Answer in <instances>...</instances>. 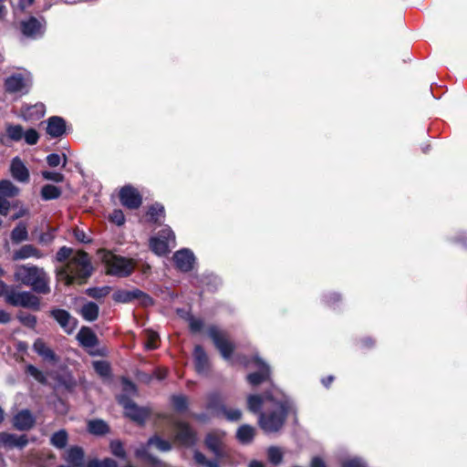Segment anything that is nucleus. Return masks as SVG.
I'll use <instances>...</instances> for the list:
<instances>
[{
    "label": "nucleus",
    "mask_w": 467,
    "mask_h": 467,
    "mask_svg": "<svg viewBox=\"0 0 467 467\" xmlns=\"http://www.w3.org/2000/svg\"><path fill=\"white\" fill-rule=\"evenodd\" d=\"M99 307L94 302L85 304L80 310L83 318L88 322L95 321L99 317Z\"/></svg>",
    "instance_id": "obj_29"
},
{
    "label": "nucleus",
    "mask_w": 467,
    "mask_h": 467,
    "mask_svg": "<svg viewBox=\"0 0 467 467\" xmlns=\"http://www.w3.org/2000/svg\"><path fill=\"white\" fill-rule=\"evenodd\" d=\"M148 445L154 446L158 451L166 452L171 450L170 441L163 440L158 435H153L148 440Z\"/></svg>",
    "instance_id": "obj_34"
},
{
    "label": "nucleus",
    "mask_w": 467,
    "mask_h": 467,
    "mask_svg": "<svg viewBox=\"0 0 467 467\" xmlns=\"http://www.w3.org/2000/svg\"><path fill=\"white\" fill-rule=\"evenodd\" d=\"M150 447L148 445V442L146 444H141L140 447H138L135 451V454L138 458L144 459L147 462L150 463H157L159 462L158 459L151 454L149 453L148 448Z\"/></svg>",
    "instance_id": "obj_40"
},
{
    "label": "nucleus",
    "mask_w": 467,
    "mask_h": 467,
    "mask_svg": "<svg viewBox=\"0 0 467 467\" xmlns=\"http://www.w3.org/2000/svg\"><path fill=\"white\" fill-rule=\"evenodd\" d=\"M159 339V335L153 331L147 332V342L145 343V347L147 349H155L157 348V341Z\"/></svg>",
    "instance_id": "obj_51"
},
{
    "label": "nucleus",
    "mask_w": 467,
    "mask_h": 467,
    "mask_svg": "<svg viewBox=\"0 0 467 467\" xmlns=\"http://www.w3.org/2000/svg\"><path fill=\"white\" fill-rule=\"evenodd\" d=\"M24 214H26V210H21V211H19V213L13 215L12 219L16 220V219L20 218L21 216H23Z\"/></svg>",
    "instance_id": "obj_64"
},
{
    "label": "nucleus",
    "mask_w": 467,
    "mask_h": 467,
    "mask_svg": "<svg viewBox=\"0 0 467 467\" xmlns=\"http://www.w3.org/2000/svg\"><path fill=\"white\" fill-rule=\"evenodd\" d=\"M8 197L0 196V214L7 215L10 209V202L7 200Z\"/></svg>",
    "instance_id": "obj_56"
},
{
    "label": "nucleus",
    "mask_w": 467,
    "mask_h": 467,
    "mask_svg": "<svg viewBox=\"0 0 467 467\" xmlns=\"http://www.w3.org/2000/svg\"><path fill=\"white\" fill-rule=\"evenodd\" d=\"M77 339L84 348H93L98 345L96 334L88 327H82L77 335Z\"/></svg>",
    "instance_id": "obj_26"
},
{
    "label": "nucleus",
    "mask_w": 467,
    "mask_h": 467,
    "mask_svg": "<svg viewBox=\"0 0 467 467\" xmlns=\"http://www.w3.org/2000/svg\"><path fill=\"white\" fill-rule=\"evenodd\" d=\"M110 450H111L112 454L115 455L116 457L125 459L126 452H125L123 445L120 441H111Z\"/></svg>",
    "instance_id": "obj_48"
},
{
    "label": "nucleus",
    "mask_w": 467,
    "mask_h": 467,
    "mask_svg": "<svg viewBox=\"0 0 467 467\" xmlns=\"http://www.w3.org/2000/svg\"><path fill=\"white\" fill-rule=\"evenodd\" d=\"M122 385H123L124 391H126L128 393H134L136 391L135 385L128 379H123Z\"/></svg>",
    "instance_id": "obj_60"
},
{
    "label": "nucleus",
    "mask_w": 467,
    "mask_h": 467,
    "mask_svg": "<svg viewBox=\"0 0 467 467\" xmlns=\"http://www.w3.org/2000/svg\"><path fill=\"white\" fill-rule=\"evenodd\" d=\"M193 458H194V460H195V462L197 463L204 465L206 467H210L212 465V463H217L218 462L217 461H209V460H207L206 457L204 456V454H202V452H200L198 451H194Z\"/></svg>",
    "instance_id": "obj_54"
},
{
    "label": "nucleus",
    "mask_w": 467,
    "mask_h": 467,
    "mask_svg": "<svg viewBox=\"0 0 467 467\" xmlns=\"http://www.w3.org/2000/svg\"><path fill=\"white\" fill-rule=\"evenodd\" d=\"M26 372L40 383H45L47 381V378L44 373L33 365H28L26 367Z\"/></svg>",
    "instance_id": "obj_47"
},
{
    "label": "nucleus",
    "mask_w": 467,
    "mask_h": 467,
    "mask_svg": "<svg viewBox=\"0 0 467 467\" xmlns=\"http://www.w3.org/2000/svg\"><path fill=\"white\" fill-rule=\"evenodd\" d=\"M28 233L24 223H20L11 233V239L14 243H20L27 240Z\"/></svg>",
    "instance_id": "obj_38"
},
{
    "label": "nucleus",
    "mask_w": 467,
    "mask_h": 467,
    "mask_svg": "<svg viewBox=\"0 0 467 467\" xmlns=\"http://www.w3.org/2000/svg\"><path fill=\"white\" fill-rule=\"evenodd\" d=\"M42 177L55 182H61L64 181V175L57 171H42Z\"/></svg>",
    "instance_id": "obj_50"
},
{
    "label": "nucleus",
    "mask_w": 467,
    "mask_h": 467,
    "mask_svg": "<svg viewBox=\"0 0 467 467\" xmlns=\"http://www.w3.org/2000/svg\"><path fill=\"white\" fill-rule=\"evenodd\" d=\"M109 292H110V287L107 286V285L101 286V287L88 288L87 290L88 296L92 298H95V299L103 298L106 296H108L109 294Z\"/></svg>",
    "instance_id": "obj_43"
},
{
    "label": "nucleus",
    "mask_w": 467,
    "mask_h": 467,
    "mask_svg": "<svg viewBox=\"0 0 467 467\" xmlns=\"http://www.w3.org/2000/svg\"><path fill=\"white\" fill-rule=\"evenodd\" d=\"M118 400L119 403L124 408L126 416L140 423H142L146 420L148 411L143 408L138 407L127 396L120 395L118 398Z\"/></svg>",
    "instance_id": "obj_11"
},
{
    "label": "nucleus",
    "mask_w": 467,
    "mask_h": 467,
    "mask_svg": "<svg viewBox=\"0 0 467 467\" xmlns=\"http://www.w3.org/2000/svg\"><path fill=\"white\" fill-rule=\"evenodd\" d=\"M255 429L250 425H242L236 433L237 439L244 444L250 443L254 437Z\"/></svg>",
    "instance_id": "obj_31"
},
{
    "label": "nucleus",
    "mask_w": 467,
    "mask_h": 467,
    "mask_svg": "<svg viewBox=\"0 0 467 467\" xmlns=\"http://www.w3.org/2000/svg\"><path fill=\"white\" fill-rule=\"evenodd\" d=\"M46 113V107L43 103L24 106L21 109V116L26 121H35L41 119Z\"/></svg>",
    "instance_id": "obj_23"
},
{
    "label": "nucleus",
    "mask_w": 467,
    "mask_h": 467,
    "mask_svg": "<svg viewBox=\"0 0 467 467\" xmlns=\"http://www.w3.org/2000/svg\"><path fill=\"white\" fill-rule=\"evenodd\" d=\"M190 328L192 332H199L203 327V322L201 318L191 317L189 319Z\"/></svg>",
    "instance_id": "obj_55"
},
{
    "label": "nucleus",
    "mask_w": 467,
    "mask_h": 467,
    "mask_svg": "<svg viewBox=\"0 0 467 467\" xmlns=\"http://www.w3.org/2000/svg\"><path fill=\"white\" fill-rule=\"evenodd\" d=\"M112 298L115 302L122 304L130 303L136 299L139 300L141 305L146 306L153 304V300L150 296L137 288L132 290H117L113 294Z\"/></svg>",
    "instance_id": "obj_9"
},
{
    "label": "nucleus",
    "mask_w": 467,
    "mask_h": 467,
    "mask_svg": "<svg viewBox=\"0 0 467 467\" xmlns=\"http://www.w3.org/2000/svg\"><path fill=\"white\" fill-rule=\"evenodd\" d=\"M247 408L258 414V424L265 433H275L284 427L291 402L277 388L272 387L263 395H249Z\"/></svg>",
    "instance_id": "obj_1"
},
{
    "label": "nucleus",
    "mask_w": 467,
    "mask_h": 467,
    "mask_svg": "<svg viewBox=\"0 0 467 467\" xmlns=\"http://www.w3.org/2000/svg\"><path fill=\"white\" fill-rule=\"evenodd\" d=\"M284 452L280 447L277 446H270L267 449V458L268 461L274 464L278 465L283 462Z\"/></svg>",
    "instance_id": "obj_37"
},
{
    "label": "nucleus",
    "mask_w": 467,
    "mask_h": 467,
    "mask_svg": "<svg viewBox=\"0 0 467 467\" xmlns=\"http://www.w3.org/2000/svg\"><path fill=\"white\" fill-rule=\"evenodd\" d=\"M109 219L115 224L120 226L125 223V216L122 211L114 210L113 213L109 215Z\"/></svg>",
    "instance_id": "obj_53"
},
{
    "label": "nucleus",
    "mask_w": 467,
    "mask_h": 467,
    "mask_svg": "<svg viewBox=\"0 0 467 467\" xmlns=\"http://www.w3.org/2000/svg\"><path fill=\"white\" fill-rule=\"evenodd\" d=\"M148 216L150 221L155 223H161L165 217V209L164 206L161 203H154L150 206L148 211Z\"/></svg>",
    "instance_id": "obj_30"
},
{
    "label": "nucleus",
    "mask_w": 467,
    "mask_h": 467,
    "mask_svg": "<svg viewBox=\"0 0 467 467\" xmlns=\"http://www.w3.org/2000/svg\"><path fill=\"white\" fill-rule=\"evenodd\" d=\"M224 405L222 402L220 394L217 392L210 393L207 396V410L215 415H220L223 410L224 409Z\"/></svg>",
    "instance_id": "obj_28"
},
{
    "label": "nucleus",
    "mask_w": 467,
    "mask_h": 467,
    "mask_svg": "<svg viewBox=\"0 0 467 467\" xmlns=\"http://www.w3.org/2000/svg\"><path fill=\"white\" fill-rule=\"evenodd\" d=\"M23 138L26 144L36 145L39 140V134L35 129H28L24 131Z\"/></svg>",
    "instance_id": "obj_46"
},
{
    "label": "nucleus",
    "mask_w": 467,
    "mask_h": 467,
    "mask_svg": "<svg viewBox=\"0 0 467 467\" xmlns=\"http://www.w3.org/2000/svg\"><path fill=\"white\" fill-rule=\"evenodd\" d=\"M73 250L63 246L56 254V261L63 263L68 259L65 265L56 268L57 276L63 280L67 285L74 283L83 284L91 275L93 267L88 254L78 251L72 255Z\"/></svg>",
    "instance_id": "obj_2"
},
{
    "label": "nucleus",
    "mask_w": 467,
    "mask_h": 467,
    "mask_svg": "<svg viewBox=\"0 0 467 467\" xmlns=\"http://www.w3.org/2000/svg\"><path fill=\"white\" fill-rule=\"evenodd\" d=\"M20 321L28 327H35L36 325V317L30 314H21L19 315Z\"/></svg>",
    "instance_id": "obj_52"
},
{
    "label": "nucleus",
    "mask_w": 467,
    "mask_h": 467,
    "mask_svg": "<svg viewBox=\"0 0 467 467\" xmlns=\"http://www.w3.org/2000/svg\"><path fill=\"white\" fill-rule=\"evenodd\" d=\"M87 467H118L117 462L109 458H106L102 461L93 459L88 462Z\"/></svg>",
    "instance_id": "obj_44"
},
{
    "label": "nucleus",
    "mask_w": 467,
    "mask_h": 467,
    "mask_svg": "<svg viewBox=\"0 0 467 467\" xmlns=\"http://www.w3.org/2000/svg\"><path fill=\"white\" fill-rule=\"evenodd\" d=\"M10 172L17 182H26L29 180V171L19 157H15L11 161Z\"/></svg>",
    "instance_id": "obj_22"
},
{
    "label": "nucleus",
    "mask_w": 467,
    "mask_h": 467,
    "mask_svg": "<svg viewBox=\"0 0 467 467\" xmlns=\"http://www.w3.org/2000/svg\"><path fill=\"white\" fill-rule=\"evenodd\" d=\"M119 201L123 206L135 210L141 205L142 197L136 188L126 185L119 191Z\"/></svg>",
    "instance_id": "obj_12"
},
{
    "label": "nucleus",
    "mask_w": 467,
    "mask_h": 467,
    "mask_svg": "<svg viewBox=\"0 0 467 467\" xmlns=\"http://www.w3.org/2000/svg\"><path fill=\"white\" fill-rule=\"evenodd\" d=\"M65 461L67 466L61 467H83L84 466V451L82 448L78 446L70 447L66 451Z\"/></svg>",
    "instance_id": "obj_24"
},
{
    "label": "nucleus",
    "mask_w": 467,
    "mask_h": 467,
    "mask_svg": "<svg viewBox=\"0 0 467 467\" xmlns=\"http://www.w3.org/2000/svg\"><path fill=\"white\" fill-rule=\"evenodd\" d=\"M68 441L67 432L65 430H59L50 437V443L57 449H64Z\"/></svg>",
    "instance_id": "obj_32"
},
{
    "label": "nucleus",
    "mask_w": 467,
    "mask_h": 467,
    "mask_svg": "<svg viewBox=\"0 0 467 467\" xmlns=\"http://www.w3.org/2000/svg\"><path fill=\"white\" fill-rule=\"evenodd\" d=\"M176 244L175 234L171 228L165 225L157 235L150 239V247L157 255H165L170 252L171 247Z\"/></svg>",
    "instance_id": "obj_6"
},
{
    "label": "nucleus",
    "mask_w": 467,
    "mask_h": 467,
    "mask_svg": "<svg viewBox=\"0 0 467 467\" xmlns=\"http://www.w3.org/2000/svg\"><path fill=\"white\" fill-rule=\"evenodd\" d=\"M207 334L220 351L222 357L229 360L234 352V345L228 339L226 332L221 330L216 326H211L207 329Z\"/></svg>",
    "instance_id": "obj_7"
},
{
    "label": "nucleus",
    "mask_w": 467,
    "mask_h": 467,
    "mask_svg": "<svg viewBox=\"0 0 467 467\" xmlns=\"http://www.w3.org/2000/svg\"><path fill=\"white\" fill-rule=\"evenodd\" d=\"M46 22L35 16L21 21L20 29L24 36L31 39L41 37L45 33Z\"/></svg>",
    "instance_id": "obj_10"
},
{
    "label": "nucleus",
    "mask_w": 467,
    "mask_h": 467,
    "mask_svg": "<svg viewBox=\"0 0 467 467\" xmlns=\"http://www.w3.org/2000/svg\"><path fill=\"white\" fill-rule=\"evenodd\" d=\"M104 260L107 265V273L111 275L125 277L130 275L135 268L133 260L120 255L108 254Z\"/></svg>",
    "instance_id": "obj_5"
},
{
    "label": "nucleus",
    "mask_w": 467,
    "mask_h": 467,
    "mask_svg": "<svg viewBox=\"0 0 467 467\" xmlns=\"http://www.w3.org/2000/svg\"><path fill=\"white\" fill-rule=\"evenodd\" d=\"M325 300L327 304L334 306L340 300V295L336 292L329 293L325 296Z\"/></svg>",
    "instance_id": "obj_59"
},
{
    "label": "nucleus",
    "mask_w": 467,
    "mask_h": 467,
    "mask_svg": "<svg viewBox=\"0 0 467 467\" xmlns=\"http://www.w3.org/2000/svg\"><path fill=\"white\" fill-rule=\"evenodd\" d=\"M51 316L67 334H72L77 327L78 320L64 309H54Z\"/></svg>",
    "instance_id": "obj_15"
},
{
    "label": "nucleus",
    "mask_w": 467,
    "mask_h": 467,
    "mask_svg": "<svg viewBox=\"0 0 467 467\" xmlns=\"http://www.w3.org/2000/svg\"><path fill=\"white\" fill-rule=\"evenodd\" d=\"M10 321V316L4 310H0V324H5Z\"/></svg>",
    "instance_id": "obj_62"
},
{
    "label": "nucleus",
    "mask_w": 467,
    "mask_h": 467,
    "mask_svg": "<svg viewBox=\"0 0 467 467\" xmlns=\"http://www.w3.org/2000/svg\"><path fill=\"white\" fill-rule=\"evenodd\" d=\"M14 279L40 295L50 293V277L44 268L26 264L17 265L14 270Z\"/></svg>",
    "instance_id": "obj_3"
},
{
    "label": "nucleus",
    "mask_w": 467,
    "mask_h": 467,
    "mask_svg": "<svg viewBox=\"0 0 467 467\" xmlns=\"http://www.w3.org/2000/svg\"><path fill=\"white\" fill-rule=\"evenodd\" d=\"M31 88L29 73H14L5 80V91L11 94H26Z\"/></svg>",
    "instance_id": "obj_8"
},
{
    "label": "nucleus",
    "mask_w": 467,
    "mask_h": 467,
    "mask_svg": "<svg viewBox=\"0 0 467 467\" xmlns=\"http://www.w3.org/2000/svg\"><path fill=\"white\" fill-rule=\"evenodd\" d=\"M18 193V189L10 181L4 180L0 182V196L15 197Z\"/></svg>",
    "instance_id": "obj_39"
},
{
    "label": "nucleus",
    "mask_w": 467,
    "mask_h": 467,
    "mask_svg": "<svg viewBox=\"0 0 467 467\" xmlns=\"http://www.w3.org/2000/svg\"><path fill=\"white\" fill-rule=\"evenodd\" d=\"M2 296L5 302L14 306H22L33 310L40 309V299L29 291H17L14 286L5 285Z\"/></svg>",
    "instance_id": "obj_4"
},
{
    "label": "nucleus",
    "mask_w": 467,
    "mask_h": 467,
    "mask_svg": "<svg viewBox=\"0 0 467 467\" xmlns=\"http://www.w3.org/2000/svg\"><path fill=\"white\" fill-rule=\"evenodd\" d=\"M221 414H223L226 417V419L231 421L239 420L242 416V412L240 410H238V409L227 410L225 407L223 410V411L221 412Z\"/></svg>",
    "instance_id": "obj_49"
},
{
    "label": "nucleus",
    "mask_w": 467,
    "mask_h": 467,
    "mask_svg": "<svg viewBox=\"0 0 467 467\" xmlns=\"http://www.w3.org/2000/svg\"><path fill=\"white\" fill-rule=\"evenodd\" d=\"M67 124L63 118L53 116L47 119L46 131L51 138H59L66 133Z\"/></svg>",
    "instance_id": "obj_18"
},
{
    "label": "nucleus",
    "mask_w": 467,
    "mask_h": 467,
    "mask_svg": "<svg viewBox=\"0 0 467 467\" xmlns=\"http://www.w3.org/2000/svg\"><path fill=\"white\" fill-rule=\"evenodd\" d=\"M47 162L50 167H57L61 163V157L57 153H51L47 155Z\"/></svg>",
    "instance_id": "obj_57"
},
{
    "label": "nucleus",
    "mask_w": 467,
    "mask_h": 467,
    "mask_svg": "<svg viewBox=\"0 0 467 467\" xmlns=\"http://www.w3.org/2000/svg\"><path fill=\"white\" fill-rule=\"evenodd\" d=\"M28 444L27 436L25 434L16 435L5 431L0 432V446L11 450L14 448L23 449Z\"/></svg>",
    "instance_id": "obj_16"
},
{
    "label": "nucleus",
    "mask_w": 467,
    "mask_h": 467,
    "mask_svg": "<svg viewBox=\"0 0 467 467\" xmlns=\"http://www.w3.org/2000/svg\"><path fill=\"white\" fill-rule=\"evenodd\" d=\"M33 350L40 356L43 360L55 364L58 361V357L55 352L45 343L42 338H37L33 344Z\"/></svg>",
    "instance_id": "obj_21"
},
{
    "label": "nucleus",
    "mask_w": 467,
    "mask_h": 467,
    "mask_svg": "<svg viewBox=\"0 0 467 467\" xmlns=\"http://www.w3.org/2000/svg\"><path fill=\"white\" fill-rule=\"evenodd\" d=\"M43 254L32 244H25L13 254L14 260H25L27 258H41Z\"/></svg>",
    "instance_id": "obj_27"
},
{
    "label": "nucleus",
    "mask_w": 467,
    "mask_h": 467,
    "mask_svg": "<svg viewBox=\"0 0 467 467\" xmlns=\"http://www.w3.org/2000/svg\"><path fill=\"white\" fill-rule=\"evenodd\" d=\"M255 365L258 371L250 373L247 376V380L252 386H257L262 382H265L270 379V368L261 358H255Z\"/></svg>",
    "instance_id": "obj_17"
},
{
    "label": "nucleus",
    "mask_w": 467,
    "mask_h": 467,
    "mask_svg": "<svg viewBox=\"0 0 467 467\" xmlns=\"http://www.w3.org/2000/svg\"><path fill=\"white\" fill-rule=\"evenodd\" d=\"M171 402L174 409L179 412L185 411L188 409V399L184 395L179 394L172 396Z\"/></svg>",
    "instance_id": "obj_41"
},
{
    "label": "nucleus",
    "mask_w": 467,
    "mask_h": 467,
    "mask_svg": "<svg viewBox=\"0 0 467 467\" xmlns=\"http://www.w3.org/2000/svg\"><path fill=\"white\" fill-rule=\"evenodd\" d=\"M310 467H327V464L322 458L316 456L311 460Z\"/></svg>",
    "instance_id": "obj_61"
},
{
    "label": "nucleus",
    "mask_w": 467,
    "mask_h": 467,
    "mask_svg": "<svg viewBox=\"0 0 467 467\" xmlns=\"http://www.w3.org/2000/svg\"><path fill=\"white\" fill-rule=\"evenodd\" d=\"M333 380H334V377L328 376L327 378L322 379V384L326 388H328L330 386V384L333 382Z\"/></svg>",
    "instance_id": "obj_63"
},
{
    "label": "nucleus",
    "mask_w": 467,
    "mask_h": 467,
    "mask_svg": "<svg viewBox=\"0 0 467 467\" xmlns=\"http://www.w3.org/2000/svg\"><path fill=\"white\" fill-rule=\"evenodd\" d=\"M88 430L92 434L103 435L109 431V427L104 420H94L88 422Z\"/></svg>",
    "instance_id": "obj_35"
},
{
    "label": "nucleus",
    "mask_w": 467,
    "mask_h": 467,
    "mask_svg": "<svg viewBox=\"0 0 467 467\" xmlns=\"http://www.w3.org/2000/svg\"><path fill=\"white\" fill-rule=\"evenodd\" d=\"M74 235H75V238L80 243L88 244L91 242V239L88 236H87V234L82 230H79V229L75 230Z\"/></svg>",
    "instance_id": "obj_58"
},
{
    "label": "nucleus",
    "mask_w": 467,
    "mask_h": 467,
    "mask_svg": "<svg viewBox=\"0 0 467 467\" xmlns=\"http://www.w3.org/2000/svg\"><path fill=\"white\" fill-rule=\"evenodd\" d=\"M95 371L101 377L107 378L110 375V366L105 360H97L93 362Z\"/></svg>",
    "instance_id": "obj_42"
},
{
    "label": "nucleus",
    "mask_w": 467,
    "mask_h": 467,
    "mask_svg": "<svg viewBox=\"0 0 467 467\" xmlns=\"http://www.w3.org/2000/svg\"><path fill=\"white\" fill-rule=\"evenodd\" d=\"M175 439L181 445L187 448L194 446L197 441L195 431L189 424L182 421L176 423Z\"/></svg>",
    "instance_id": "obj_13"
},
{
    "label": "nucleus",
    "mask_w": 467,
    "mask_h": 467,
    "mask_svg": "<svg viewBox=\"0 0 467 467\" xmlns=\"http://www.w3.org/2000/svg\"><path fill=\"white\" fill-rule=\"evenodd\" d=\"M223 432H211L205 438L206 447L216 456L222 457L223 455Z\"/></svg>",
    "instance_id": "obj_19"
},
{
    "label": "nucleus",
    "mask_w": 467,
    "mask_h": 467,
    "mask_svg": "<svg viewBox=\"0 0 467 467\" xmlns=\"http://www.w3.org/2000/svg\"><path fill=\"white\" fill-rule=\"evenodd\" d=\"M195 369L199 374H207L209 359L206 352L201 346H196L193 351Z\"/></svg>",
    "instance_id": "obj_25"
},
{
    "label": "nucleus",
    "mask_w": 467,
    "mask_h": 467,
    "mask_svg": "<svg viewBox=\"0 0 467 467\" xmlns=\"http://www.w3.org/2000/svg\"><path fill=\"white\" fill-rule=\"evenodd\" d=\"M60 195L61 190L53 184H46L41 189V197L45 201L57 199Z\"/></svg>",
    "instance_id": "obj_33"
},
{
    "label": "nucleus",
    "mask_w": 467,
    "mask_h": 467,
    "mask_svg": "<svg viewBox=\"0 0 467 467\" xmlns=\"http://www.w3.org/2000/svg\"><path fill=\"white\" fill-rule=\"evenodd\" d=\"M172 259L176 268L184 273L190 272L195 263L194 254L188 248L175 252Z\"/></svg>",
    "instance_id": "obj_14"
},
{
    "label": "nucleus",
    "mask_w": 467,
    "mask_h": 467,
    "mask_svg": "<svg viewBox=\"0 0 467 467\" xmlns=\"http://www.w3.org/2000/svg\"><path fill=\"white\" fill-rule=\"evenodd\" d=\"M36 419L28 410H23L13 418V426L18 431H28L35 425Z\"/></svg>",
    "instance_id": "obj_20"
},
{
    "label": "nucleus",
    "mask_w": 467,
    "mask_h": 467,
    "mask_svg": "<svg viewBox=\"0 0 467 467\" xmlns=\"http://www.w3.org/2000/svg\"><path fill=\"white\" fill-rule=\"evenodd\" d=\"M5 130L8 139L12 141H19L23 139L24 129L19 124H7Z\"/></svg>",
    "instance_id": "obj_36"
},
{
    "label": "nucleus",
    "mask_w": 467,
    "mask_h": 467,
    "mask_svg": "<svg viewBox=\"0 0 467 467\" xmlns=\"http://www.w3.org/2000/svg\"><path fill=\"white\" fill-rule=\"evenodd\" d=\"M341 467H368L366 461L360 457H352L342 462Z\"/></svg>",
    "instance_id": "obj_45"
}]
</instances>
